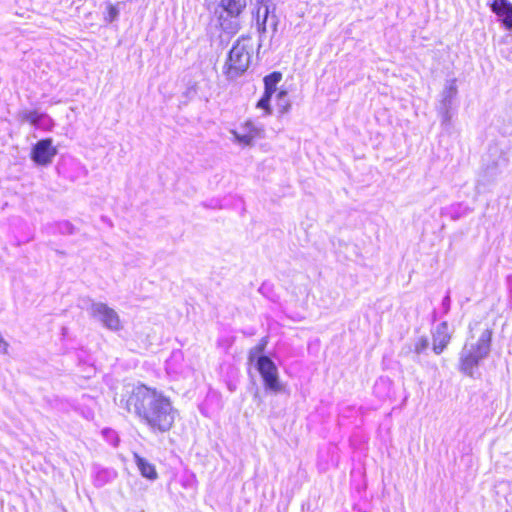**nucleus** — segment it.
I'll list each match as a JSON object with an SVG mask.
<instances>
[{
	"label": "nucleus",
	"mask_w": 512,
	"mask_h": 512,
	"mask_svg": "<svg viewBox=\"0 0 512 512\" xmlns=\"http://www.w3.org/2000/svg\"><path fill=\"white\" fill-rule=\"evenodd\" d=\"M119 406L135 415L154 433L168 432L177 412L168 397L145 385L133 387L123 394Z\"/></svg>",
	"instance_id": "obj_1"
},
{
	"label": "nucleus",
	"mask_w": 512,
	"mask_h": 512,
	"mask_svg": "<svg viewBox=\"0 0 512 512\" xmlns=\"http://www.w3.org/2000/svg\"><path fill=\"white\" fill-rule=\"evenodd\" d=\"M254 52L252 37L241 35L232 45L223 65V74L229 81L243 76L251 65Z\"/></svg>",
	"instance_id": "obj_2"
},
{
	"label": "nucleus",
	"mask_w": 512,
	"mask_h": 512,
	"mask_svg": "<svg viewBox=\"0 0 512 512\" xmlns=\"http://www.w3.org/2000/svg\"><path fill=\"white\" fill-rule=\"evenodd\" d=\"M492 332L486 329L476 343H466L459 355V370L469 377L474 376L480 362L488 357L491 350Z\"/></svg>",
	"instance_id": "obj_3"
},
{
	"label": "nucleus",
	"mask_w": 512,
	"mask_h": 512,
	"mask_svg": "<svg viewBox=\"0 0 512 512\" xmlns=\"http://www.w3.org/2000/svg\"><path fill=\"white\" fill-rule=\"evenodd\" d=\"M247 0H215L213 16L219 28L230 36L241 29V15L245 11Z\"/></svg>",
	"instance_id": "obj_4"
},
{
	"label": "nucleus",
	"mask_w": 512,
	"mask_h": 512,
	"mask_svg": "<svg viewBox=\"0 0 512 512\" xmlns=\"http://www.w3.org/2000/svg\"><path fill=\"white\" fill-rule=\"evenodd\" d=\"M255 367L259 372L263 380L264 387L267 391L273 393H279L282 391V384L280 382L278 368L269 356H258Z\"/></svg>",
	"instance_id": "obj_5"
},
{
	"label": "nucleus",
	"mask_w": 512,
	"mask_h": 512,
	"mask_svg": "<svg viewBox=\"0 0 512 512\" xmlns=\"http://www.w3.org/2000/svg\"><path fill=\"white\" fill-rule=\"evenodd\" d=\"M88 311L90 316L100 322L106 329L115 332L122 328L118 313L107 304L92 301Z\"/></svg>",
	"instance_id": "obj_6"
},
{
	"label": "nucleus",
	"mask_w": 512,
	"mask_h": 512,
	"mask_svg": "<svg viewBox=\"0 0 512 512\" xmlns=\"http://www.w3.org/2000/svg\"><path fill=\"white\" fill-rule=\"evenodd\" d=\"M58 150L53 145L52 138H44L37 141L31 148L30 158L38 166L50 165Z\"/></svg>",
	"instance_id": "obj_7"
},
{
	"label": "nucleus",
	"mask_w": 512,
	"mask_h": 512,
	"mask_svg": "<svg viewBox=\"0 0 512 512\" xmlns=\"http://www.w3.org/2000/svg\"><path fill=\"white\" fill-rule=\"evenodd\" d=\"M20 117L22 121L30 123L37 129L51 131L54 127V121L47 113L24 110L20 113Z\"/></svg>",
	"instance_id": "obj_8"
},
{
	"label": "nucleus",
	"mask_w": 512,
	"mask_h": 512,
	"mask_svg": "<svg viewBox=\"0 0 512 512\" xmlns=\"http://www.w3.org/2000/svg\"><path fill=\"white\" fill-rule=\"evenodd\" d=\"M241 130L242 132L232 130L231 133L238 143L245 146L252 145L254 140L260 138L263 132V130L256 126L252 121H246L241 127Z\"/></svg>",
	"instance_id": "obj_9"
},
{
	"label": "nucleus",
	"mask_w": 512,
	"mask_h": 512,
	"mask_svg": "<svg viewBox=\"0 0 512 512\" xmlns=\"http://www.w3.org/2000/svg\"><path fill=\"white\" fill-rule=\"evenodd\" d=\"M433 347L435 354L440 355L451 341V334L448 331L447 321L439 323L432 331Z\"/></svg>",
	"instance_id": "obj_10"
},
{
	"label": "nucleus",
	"mask_w": 512,
	"mask_h": 512,
	"mask_svg": "<svg viewBox=\"0 0 512 512\" xmlns=\"http://www.w3.org/2000/svg\"><path fill=\"white\" fill-rule=\"evenodd\" d=\"M490 8L498 16L503 27L507 31H512V3L509 0H494Z\"/></svg>",
	"instance_id": "obj_11"
},
{
	"label": "nucleus",
	"mask_w": 512,
	"mask_h": 512,
	"mask_svg": "<svg viewBox=\"0 0 512 512\" xmlns=\"http://www.w3.org/2000/svg\"><path fill=\"white\" fill-rule=\"evenodd\" d=\"M117 471L113 468L103 467L98 464H94L92 467V479L93 484L97 488H101L117 478Z\"/></svg>",
	"instance_id": "obj_12"
},
{
	"label": "nucleus",
	"mask_w": 512,
	"mask_h": 512,
	"mask_svg": "<svg viewBox=\"0 0 512 512\" xmlns=\"http://www.w3.org/2000/svg\"><path fill=\"white\" fill-rule=\"evenodd\" d=\"M457 94V80L455 78L447 80L444 89L441 92V100L439 106L452 108L453 101Z\"/></svg>",
	"instance_id": "obj_13"
},
{
	"label": "nucleus",
	"mask_w": 512,
	"mask_h": 512,
	"mask_svg": "<svg viewBox=\"0 0 512 512\" xmlns=\"http://www.w3.org/2000/svg\"><path fill=\"white\" fill-rule=\"evenodd\" d=\"M134 461L140 471V474L148 480L154 481L158 478L156 468L148 460L141 457L137 453L134 454Z\"/></svg>",
	"instance_id": "obj_14"
},
{
	"label": "nucleus",
	"mask_w": 512,
	"mask_h": 512,
	"mask_svg": "<svg viewBox=\"0 0 512 512\" xmlns=\"http://www.w3.org/2000/svg\"><path fill=\"white\" fill-rule=\"evenodd\" d=\"M270 13H271V10H268L266 8L265 11L263 12V14L261 15L260 7L258 8V10L256 12V26H257V31L259 33L260 42H262V38H263L264 34L267 32V23L269 21ZM260 47H261V43H259V45H258V50L260 49Z\"/></svg>",
	"instance_id": "obj_15"
},
{
	"label": "nucleus",
	"mask_w": 512,
	"mask_h": 512,
	"mask_svg": "<svg viewBox=\"0 0 512 512\" xmlns=\"http://www.w3.org/2000/svg\"><path fill=\"white\" fill-rule=\"evenodd\" d=\"M282 80V73L279 71H273L263 78L264 90L275 93L277 85Z\"/></svg>",
	"instance_id": "obj_16"
},
{
	"label": "nucleus",
	"mask_w": 512,
	"mask_h": 512,
	"mask_svg": "<svg viewBox=\"0 0 512 512\" xmlns=\"http://www.w3.org/2000/svg\"><path fill=\"white\" fill-rule=\"evenodd\" d=\"M267 344H268V337L265 336V337L261 338V340L259 341V343L256 346H254L253 348H251L249 350L248 360L250 363H252V362L256 363L257 357L260 355H264L263 353L267 347Z\"/></svg>",
	"instance_id": "obj_17"
},
{
	"label": "nucleus",
	"mask_w": 512,
	"mask_h": 512,
	"mask_svg": "<svg viewBox=\"0 0 512 512\" xmlns=\"http://www.w3.org/2000/svg\"><path fill=\"white\" fill-rule=\"evenodd\" d=\"M276 104L281 114H285L290 110L291 102L288 99V93L286 90H279L276 95Z\"/></svg>",
	"instance_id": "obj_18"
},
{
	"label": "nucleus",
	"mask_w": 512,
	"mask_h": 512,
	"mask_svg": "<svg viewBox=\"0 0 512 512\" xmlns=\"http://www.w3.org/2000/svg\"><path fill=\"white\" fill-rule=\"evenodd\" d=\"M274 93L264 90L263 95L257 101L256 107L264 110L266 115L272 114L271 99Z\"/></svg>",
	"instance_id": "obj_19"
},
{
	"label": "nucleus",
	"mask_w": 512,
	"mask_h": 512,
	"mask_svg": "<svg viewBox=\"0 0 512 512\" xmlns=\"http://www.w3.org/2000/svg\"><path fill=\"white\" fill-rule=\"evenodd\" d=\"M55 230L62 235H72L75 232V227L71 222L65 220L56 223Z\"/></svg>",
	"instance_id": "obj_20"
},
{
	"label": "nucleus",
	"mask_w": 512,
	"mask_h": 512,
	"mask_svg": "<svg viewBox=\"0 0 512 512\" xmlns=\"http://www.w3.org/2000/svg\"><path fill=\"white\" fill-rule=\"evenodd\" d=\"M429 347V339L426 336H420L415 340L414 352L417 356L425 353Z\"/></svg>",
	"instance_id": "obj_21"
},
{
	"label": "nucleus",
	"mask_w": 512,
	"mask_h": 512,
	"mask_svg": "<svg viewBox=\"0 0 512 512\" xmlns=\"http://www.w3.org/2000/svg\"><path fill=\"white\" fill-rule=\"evenodd\" d=\"M102 434H103L104 438L107 440V442H109L113 446H117L118 445L119 438H118L117 433L113 429H111V428H104L102 430Z\"/></svg>",
	"instance_id": "obj_22"
},
{
	"label": "nucleus",
	"mask_w": 512,
	"mask_h": 512,
	"mask_svg": "<svg viewBox=\"0 0 512 512\" xmlns=\"http://www.w3.org/2000/svg\"><path fill=\"white\" fill-rule=\"evenodd\" d=\"M450 107H442L439 106L438 111L441 116V123L442 125H448L452 119V113H451Z\"/></svg>",
	"instance_id": "obj_23"
},
{
	"label": "nucleus",
	"mask_w": 512,
	"mask_h": 512,
	"mask_svg": "<svg viewBox=\"0 0 512 512\" xmlns=\"http://www.w3.org/2000/svg\"><path fill=\"white\" fill-rule=\"evenodd\" d=\"M119 16V9L112 5V4H109L107 6V14L105 15V21L107 23H112L114 22Z\"/></svg>",
	"instance_id": "obj_24"
},
{
	"label": "nucleus",
	"mask_w": 512,
	"mask_h": 512,
	"mask_svg": "<svg viewBox=\"0 0 512 512\" xmlns=\"http://www.w3.org/2000/svg\"><path fill=\"white\" fill-rule=\"evenodd\" d=\"M268 22L270 24L273 34H275L277 32V28H278V24H279V19H278L277 15L275 14V6L272 7Z\"/></svg>",
	"instance_id": "obj_25"
},
{
	"label": "nucleus",
	"mask_w": 512,
	"mask_h": 512,
	"mask_svg": "<svg viewBox=\"0 0 512 512\" xmlns=\"http://www.w3.org/2000/svg\"><path fill=\"white\" fill-rule=\"evenodd\" d=\"M441 306H442L443 315L448 314L449 311H450V308H451L450 291H448L446 293V295L443 297L442 302H441Z\"/></svg>",
	"instance_id": "obj_26"
},
{
	"label": "nucleus",
	"mask_w": 512,
	"mask_h": 512,
	"mask_svg": "<svg viewBox=\"0 0 512 512\" xmlns=\"http://www.w3.org/2000/svg\"><path fill=\"white\" fill-rule=\"evenodd\" d=\"M270 2L271 0H256L257 9L260 7V11L263 10V12L265 11L266 8L268 10H272Z\"/></svg>",
	"instance_id": "obj_27"
},
{
	"label": "nucleus",
	"mask_w": 512,
	"mask_h": 512,
	"mask_svg": "<svg viewBox=\"0 0 512 512\" xmlns=\"http://www.w3.org/2000/svg\"><path fill=\"white\" fill-rule=\"evenodd\" d=\"M485 172L489 174L491 178H494L499 173L498 164L495 163L493 166H488Z\"/></svg>",
	"instance_id": "obj_28"
},
{
	"label": "nucleus",
	"mask_w": 512,
	"mask_h": 512,
	"mask_svg": "<svg viewBox=\"0 0 512 512\" xmlns=\"http://www.w3.org/2000/svg\"><path fill=\"white\" fill-rule=\"evenodd\" d=\"M197 93V90L195 88V85H192L190 87L187 88V91H186V96L188 97H192L194 96L195 94Z\"/></svg>",
	"instance_id": "obj_29"
},
{
	"label": "nucleus",
	"mask_w": 512,
	"mask_h": 512,
	"mask_svg": "<svg viewBox=\"0 0 512 512\" xmlns=\"http://www.w3.org/2000/svg\"><path fill=\"white\" fill-rule=\"evenodd\" d=\"M507 285H508L510 294L512 296V275L507 276Z\"/></svg>",
	"instance_id": "obj_30"
},
{
	"label": "nucleus",
	"mask_w": 512,
	"mask_h": 512,
	"mask_svg": "<svg viewBox=\"0 0 512 512\" xmlns=\"http://www.w3.org/2000/svg\"><path fill=\"white\" fill-rule=\"evenodd\" d=\"M438 318V314L437 312L434 310L433 313H432V321L435 322Z\"/></svg>",
	"instance_id": "obj_31"
}]
</instances>
